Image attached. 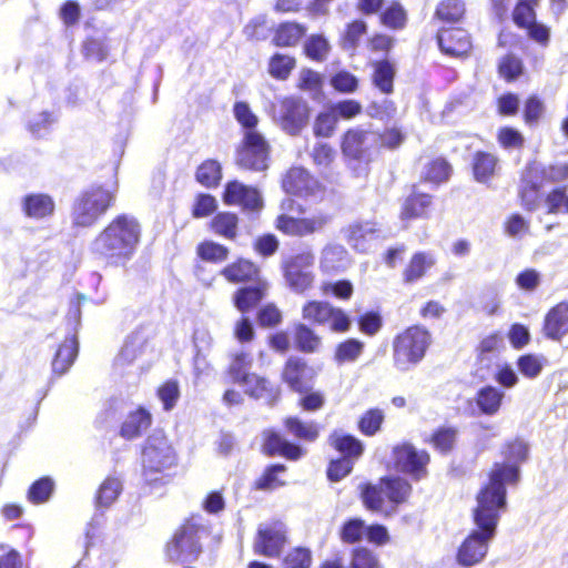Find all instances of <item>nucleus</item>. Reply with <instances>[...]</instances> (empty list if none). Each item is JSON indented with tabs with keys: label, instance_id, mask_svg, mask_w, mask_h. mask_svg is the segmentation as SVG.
<instances>
[{
	"label": "nucleus",
	"instance_id": "nucleus-1",
	"mask_svg": "<svg viewBox=\"0 0 568 568\" xmlns=\"http://www.w3.org/2000/svg\"><path fill=\"white\" fill-rule=\"evenodd\" d=\"M485 493L476 496L477 506L474 509L476 528L463 540L457 549L456 561L463 567H471L484 560L489 544L495 537L501 511L506 508L501 499H489Z\"/></svg>",
	"mask_w": 568,
	"mask_h": 568
},
{
	"label": "nucleus",
	"instance_id": "nucleus-11",
	"mask_svg": "<svg viewBox=\"0 0 568 568\" xmlns=\"http://www.w3.org/2000/svg\"><path fill=\"white\" fill-rule=\"evenodd\" d=\"M313 264L314 255L311 252L296 254L283 262L284 278L292 291L304 293L313 286L315 280Z\"/></svg>",
	"mask_w": 568,
	"mask_h": 568
},
{
	"label": "nucleus",
	"instance_id": "nucleus-64",
	"mask_svg": "<svg viewBox=\"0 0 568 568\" xmlns=\"http://www.w3.org/2000/svg\"><path fill=\"white\" fill-rule=\"evenodd\" d=\"M457 432L454 428H440L432 436L434 447L442 453L450 450L456 442Z\"/></svg>",
	"mask_w": 568,
	"mask_h": 568
},
{
	"label": "nucleus",
	"instance_id": "nucleus-58",
	"mask_svg": "<svg viewBox=\"0 0 568 568\" xmlns=\"http://www.w3.org/2000/svg\"><path fill=\"white\" fill-rule=\"evenodd\" d=\"M285 473L283 465H274L270 467L264 475L257 480L256 486L260 489H276L285 484V480L280 478V475Z\"/></svg>",
	"mask_w": 568,
	"mask_h": 568
},
{
	"label": "nucleus",
	"instance_id": "nucleus-2",
	"mask_svg": "<svg viewBox=\"0 0 568 568\" xmlns=\"http://www.w3.org/2000/svg\"><path fill=\"white\" fill-rule=\"evenodd\" d=\"M141 227L130 215L115 216L93 240L91 252L109 265H124L136 251Z\"/></svg>",
	"mask_w": 568,
	"mask_h": 568
},
{
	"label": "nucleus",
	"instance_id": "nucleus-53",
	"mask_svg": "<svg viewBox=\"0 0 568 568\" xmlns=\"http://www.w3.org/2000/svg\"><path fill=\"white\" fill-rule=\"evenodd\" d=\"M504 347V337L501 333L494 332L484 336L478 346L477 353L480 358L488 357L489 355H494L498 353Z\"/></svg>",
	"mask_w": 568,
	"mask_h": 568
},
{
	"label": "nucleus",
	"instance_id": "nucleus-29",
	"mask_svg": "<svg viewBox=\"0 0 568 568\" xmlns=\"http://www.w3.org/2000/svg\"><path fill=\"white\" fill-rule=\"evenodd\" d=\"M78 355V339L72 335L60 345L52 362V368L55 374H64L73 364Z\"/></svg>",
	"mask_w": 568,
	"mask_h": 568
},
{
	"label": "nucleus",
	"instance_id": "nucleus-21",
	"mask_svg": "<svg viewBox=\"0 0 568 568\" xmlns=\"http://www.w3.org/2000/svg\"><path fill=\"white\" fill-rule=\"evenodd\" d=\"M432 199L424 193H413L404 202L400 211L399 219L404 226H407L410 221L416 219L428 217Z\"/></svg>",
	"mask_w": 568,
	"mask_h": 568
},
{
	"label": "nucleus",
	"instance_id": "nucleus-19",
	"mask_svg": "<svg viewBox=\"0 0 568 568\" xmlns=\"http://www.w3.org/2000/svg\"><path fill=\"white\" fill-rule=\"evenodd\" d=\"M351 264V256L344 246L328 244L323 248L320 258V268L323 273H341L346 271Z\"/></svg>",
	"mask_w": 568,
	"mask_h": 568
},
{
	"label": "nucleus",
	"instance_id": "nucleus-8",
	"mask_svg": "<svg viewBox=\"0 0 568 568\" xmlns=\"http://www.w3.org/2000/svg\"><path fill=\"white\" fill-rule=\"evenodd\" d=\"M409 483L399 477H385L379 485H365L362 489V499L365 507L373 511L384 510L385 497L394 504L406 501L410 495Z\"/></svg>",
	"mask_w": 568,
	"mask_h": 568
},
{
	"label": "nucleus",
	"instance_id": "nucleus-6",
	"mask_svg": "<svg viewBox=\"0 0 568 568\" xmlns=\"http://www.w3.org/2000/svg\"><path fill=\"white\" fill-rule=\"evenodd\" d=\"M430 344L429 333L420 326H412L394 341V364L403 372L416 366Z\"/></svg>",
	"mask_w": 568,
	"mask_h": 568
},
{
	"label": "nucleus",
	"instance_id": "nucleus-22",
	"mask_svg": "<svg viewBox=\"0 0 568 568\" xmlns=\"http://www.w3.org/2000/svg\"><path fill=\"white\" fill-rule=\"evenodd\" d=\"M263 449L270 455L277 454L292 460H296L303 455V449L300 446L288 443L274 432L264 433Z\"/></svg>",
	"mask_w": 568,
	"mask_h": 568
},
{
	"label": "nucleus",
	"instance_id": "nucleus-44",
	"mask_svg": "<svg viewBox=\"0 0 568 568\" xmlns=\"http://www.w3.org/2000/svg\"><path fill=\"white\" fill-rule=\"evenodd\" d=\"M294 67V58L282 53H275L270 60L268 71L273 78L285 80Z\"/></svg>",
	"mask_w": 568,
	"mask_h": 568
},
{
	"label": "nucleus",
	"instance_id": "nucleus-39",
	"mask_svg": "<svg viewBox=\"0 0 568 568\" xmlns=\"http://www.w3.org/2000/svg\"><path fill=\"white\" fill-rule=\"evenodd\" d=\"M295 342L300 351L314 353L321 347V337L306 325L300 324L295 331Z\"/></svg>",
	"mask_w": 568,
	"mask_h": 568
},
{
	"label": "nucleus",
	"instance_id": "nucleus-51",
	"mask_svg": "<svg viewBox=\"0 0 568 568\" xmlns=\"http://www.w3.org/2000/svg\"><path fill=\"white\" fill-rule=\"evenodd\" d=\"M366 534V525L364 520L354 518L347 520L341 530V538L343 541L354 544L361 541Z\"/></svg>",
	"mask_w": 568,
	"mask_h": 568
},
{
	"label": "nucleus",
	"instance_id": "nucleus-17",
	"mask_svg": "<svg viewBox=\"0 0 568 568\" xmlns=\"http://www.w3.org/2000/svg\"><path fill=\"white\" fill-rule=\"evenodd\" d=\"M437 42L444 53L453 57L467 53L471 47L468 32L462 28L440 29Z\"/></svg>",
	"mask_w": 568,
	"mask_h": 568
},
{
	"label": "nucleus",
	"instance_id": "nucleus-56",
	"mask_svg": "<svg viewBox=\"0 0 568 568\" xmlns=\"http://www.w3.org/2000/svg\"><path fill=\"white\" fill-rule=\"evenodd\" d=\"M545 203L549 213L568 214V195L564 189H552L547 193Z\"/></svg>",
	"mask_w": 568,
	"mask_h": 568
},
{
	"label": "nucleus",
	"instance_id": "nucleus-23",
	"mask_svg": "<svg viewBox=\"0 0 568 568\" xmlns=\"http://www.w3.org/2000/svg\"><path fill=\"white\" fill-rule=\"evenodd\" d=\"M268 284L263 280H257L255 286L240 288L234 294V305L242 312L251 311L265 296Z\"/></svg>",
	"mask_w": 568,
	"mask_h": 568
},
{
	"label": "nucleus",
	"instance_id": "nucleus-62",
	"mask_svg": "<svg viewBox=\"0 0 568 568\" xmlns=\"http://www.w3.org/2000/svg\"><path fill=\"white\" fill-rule=\"evenodd\" d=\"M57 121V118L47 111L39 113L29 122V131L37 138H42L49 133L50 126Z\"/></svg>",
	"mask_w": 568,
	"mask_h": 568
},
{
	"label": "nucleus",
	"instance_id": "nucleus-4",
	"mask_svg": "<svg viewBox=\"0 0 568 568\" xmlns=\"http://www.w3.org/2000/svg\"><path fill=\"white\" fill-rule=\"evenodd\" d=\"M233 112L245 131L243 145L236 153L237 165L255 172L264 171L268 166L270 145L256 130L257 116L252 112L248 103L244 101L235 102Z\"/></svg>",
	"mask_w": 568,
	"mask_h": 568
},
{
	"label": "nucleus",
	"instance_id": "nucleus-43",
	"mask_svg": "<svg viewBox=\"0 0 568 568\" xmlns=\"http://www.w3.org/2000/svg\"><path fill=\"white\" fill-rule=\"evenodd\" d=\"M331 47L328 41L321 34L308 37L304 43L305 54L314 61H324Z\"/></svg>",
	"mask_w": 568,
	"mask_h": 568
},
{
	"label": "nucleus",
	"instance_id": "nucleus-32",
	"mask_svg": "<svg viewBox=\"0 0 568 568\" xmlns=\"http://www.w3.org/2000/svg\"><path fill=\"white\" fill-rule=\"evenodd\" d=\"M504 393L494 386H485L478 390L476 404L485 415H496L501 406Z\"/></svg>",
	"mask_w": 568,
	"mask_h": 568
},
{
	"label": "nucleus",
	"instance_id": "nucleus-37",
	"mask_svg": "<svg viewBox=\"0 0 568 568\" xmlns=\"http://www.w3.org/2000/svg\"><path fill=\"white\" fill-rule=\"evenodd\" d=\"M253 358L248 353L240 352L234 354L229 367V375L234 383L242 385L252 374Z\"/></svg>",
	"mask_w": 568,
	"mask_h": 568
},
{
	"label": "nucleus",
	"instance_id": "nucleus-27",
	"mask_svg": "<svg viewBox=\"0 0 568 568\" xmlns=\"http://www.w3.org/2000/svg\"><path fill=\"white\" fill-rule=\"evenodd\" d=\"M396 68L389 60H381L374 63L373 84L383 94H390L394 91V79Z\"/></svg>",
	"mask_w": 568,
	"mask_h": 568
},
{
	"label": "nucleus",
	"instance_id": "nucleus-14",
	"mask_svg": "<svg viewBox=\"0 0 568 568\" xmlns=\"http://www.w3.org/2000/svg\"><path fill=\"white\" fill-rule=\"evenodd\" d=\"M429 455L425 450H417L410 444H402L393 449V464L396 470L420 479L427 474Z\"/></svg>",
	"mask_w": 568,
	"mask_h": 568
},
{
	"label": "nucleus",
	"instance_id": "nucleus-3",
	"mask_svg": "<svg viewBox=\"0 0 568 568\" xmlns=\"http://www.w3.org/2000/svg\"><path fill=\"white\" fill-rule=\"evenodd\" d=\"M529 446L520 438L506 443L501 449L504 460L496 463L478 493H485L489 499H501L506 506V486L517 484L520 477V465L528 459Z\"/></svg>",
	"mask_w": 568,
	"mask_h": 568
},
{
	"label": "nucleus",
	"instance_id": "nucleus-54",
	"mask_svg": "<svg viewBox=\"0 0 568 568\" xmlns=\"http://www.w3.org/2000/svg\"><path fill=\"white\" fill-rule=\"evenodd\" d=\"M331 85L341 93L349 94L357 90L358 79L353 73L342 70L331 78Z\"/></svg>",
	"mask_w": 568,
	"mask_h": 568
},
{
	"label": "nucleus",
	"instance_id": "nucleus-30",
	"mask_svg": "<svg viewBox=\"0 0 568 568\" xmlns=\"http://www.w3.org/2000/svg\"><path fill=\"white\" fill-rule=\"evenodd\" d=\"M221 274L231 283L246 282L258 278V268L247 260H239L225 266Z\"/></svg>",
	"mask_w": 568,
	"mask_h": 568
},
{
	"label": "nucleus",
	"instance_id": "nucleus-7",
	"mask_svg": "<svg viewBox=\"0 0 568 568\" xmlns=\"http://www.w3.org/2000/svg\"><path fill=\"white\" fill-rule=\"evenodd\" d=\"M206 529L196 518L187 520L173 535L166 545V554L172 561L194 562L202 552L201 538Z\"/></svg>",
	"mask_w": 568,
	"mask_h": 568
},
{
	"label": "nucleus",
	"instance_id": "nucleus-12",
	"mask_svg": "<svg viewBox=\"0 0 568 568\" xmlns=\"http://www.w3.org/2000/svg\"><path fill=\"white\" fill-rule=\"evenodd\" d=\"M310 119V109L300 97H285L281 100L274 120L290 135H298Z\"/></svg>",
	"mask_w": 568,
	"mask_h": 568
},
{
	"label": "nucleus",
	"instance_id": "nucleus-10",
	"mask_svg": "<svg viewBox=\"0 0 568 568\" xmlns=\"http://www.w3.org/2000/svg\"><path fill=\"white\" fill-rule=\"evenodd\" d=\"M144 476L149 481H156L155 475L162 474L176 463V454L163 434L149 437L143 450Z\"/></svg>",
	"mask_w": 568,
	"mask_h": 568
},
{
	"label": "nucleus",
	"instance_id": "nucleus-48",
	"mask_svg": "<svg viewBox=\"0 0 568 568\" xmlns=\"http://www.w3.org/2000/svg\"><path fill=\"white\" fill-rule=\"evenodd\" d=\"M348 232V237L353 246L357 250L365 251L366 246L364 242L367 239H373L375 227L373 223L366 222L351 225Z\"/></svg>",
	"mask_w": 568,
	"mask_h": 568
},
{
	"label": "nucleus",
	"instance_id": "nucleus-34",
	"mask_svg": "<svg viewBox=\"0 0 568 568\" xmlns=\"http://www.w3.org/2000/svg\"><path fill=\"white\" fill-rule=\"evenodd\" d=\"M365 344L357 338H347L337 344L334 361L338 365L355 363L362 356Z\"/></svg>",
	"mask_w": 568,
	"mask_h": 568
},
{
	"label": "nucleus",
	"instance_id": "nucleus-9",
	"mask_svg": "<svg viewBox=\"0 0 568 568\" xmlns=\"http://www.w3.org/2000/svg\"><path fill=\"white\" fill-rule=\"evenodd\" d=\"M379 133L372 130L354 128L347 130L342 140V152L359 166V174H368L366 166L372 160L373 150L378 148Z\"/></svg>",
	"mask_w": 568,
	"mask_h": 568
},
{
	"label": "nucleus",
	"instance_id": "nucleus-5",
	"mask_svg": "<svg viewBox=\"0 0 568 568\" xmlns=\"http://www.w3.org/2000/svg\"><path fill=\"white\" fill-rule=\"evenodd\" d=\"M119 184L116 180L95 183L83 191L74 201L71 219L75 226L90 227L114 204Z\"/></svg>",
	"mask_w": 568,
	"mask_h": 568
},
{
	"label": "nucleus",
	"instance_id": "nucleus-59",
	"mask_svg": "<svg viewBox=\"0 0 568 568\" xmlns=\"http://www.w3.org/2000/svg\"><path fill=\"white\" fill-rule=\"evenodd\" d=\"M337 121L329 108L326 112L320 113L314 123L315 135L322 138L331 136L336 128Z\"/></svg>",
	"mask_w": 568,
	"mask_h": 568
},
{
	"label": "nucleus",
	"instance_id": "nucleus-15",
	"mask_svg": "<svg viewBox=\"0 0 568 568\" xmlns=\"http://www.w3.org/2000/svg\"><path fill=\"white\" fill-rule=\"evenodd\" d=\"M286 541V528L282 521L262 524L254 541V551L265 557H277Z\"/></svg>",
	"mask_w": 568,
	"mask_h": 568
},
{
	"label": "nucleus",
	"instance_id": "nucleus-35",
	"mask_svg": "<svg viewBox=\"0 0 568 568\" xmlns=\"http://www.w3.org/2000/svg\"><path fill=\"white\" fill-rule=\"evenodd\" d=\"M516 364L519 373L524 377L535 379L541 374L548 361L540 354H525L518 357Z\"/></svg>",
	"mask_w": 568,
	"mask_h": 568
},
{
	"label": "nucleus",
	"instance_id": "nucleus-36",
	"mask_svg": "<svg viewBox=\"0 0 568 568\" xmlns=\"http://www.w3.org/2000/svg\"><path fill=\"white\" fill-rule=\"evenodd\" d=\"M284 425L290 434L306 442L315 440L320 434V427L316 423L303 422L298 417L286 418Z\"/></svg>",
	"mask_w": 568,
	"mask_h": 568
},
{
	"label": "nucleus",
	"instance_id": "nucleus-41",
	"mask_svg": "<svg viewBox=\"0 0 568 568\" xmlns=\"http://www.w3.org/2000/svg\"><path fill=\"white\" fill-rule=\"evenodd\" d=\"M212 230L226 239H234L237 230V216L233 213H219L211 222Z\"/></svg>",
	"mask_w": 568,
	"mask_h": 568
},
{
	"label": "nucleus",
	"instance_id": "nucleus-50",
	"mask_svg": "<svg viewBox=\"0 0 568 568\" xmlns=\"http://www.w3.org/2000/svg\"><path fill=\"white\" fill-rule=\"evenodd\" d=\"M158 397L161 400L164 410L173 409L180 398L179 383L173 379L164 382L158 388Z\"/></svg>",
	"mask_w": 568,
	"mask_h": 568
},
{
	"label": "nucleus",
	"instance_id": "nucleus-38",
	"mask_svg": "<svg viewBox=\"0 0 568 568\" xmlns=\"http://www.w3.org/2000/svg\"><path fill=\"white\" fill-rule=\"evenodd\" d=\"M332 306L333 305L327 302L310 301L303 306L302 316L310 323L326 325Z\"/></svg>",
	"mask_w": 568,
	"mask_h": 568
},
{
	"label": "nucleus",
	"instance_id": "nucleus-60",
	"mask_svg": "<svg viewBox=\"0 0 568 568\" xmlns=\"http://www.w3.org/2000/svg\"><path fill=\"white\" fill-rule=\"evenodd\" d=\"M423 178H450L453 174V166L443 156L435 158L428 161L425 166Z\"/></svg>",
	"mask_w": 568,
	"mask_h": 568
},
{
	"label": "nucleus",
	"instance_id": "nucleus-13",
	"mask_svg": "<svg viewBox=\"0 0 568 568\" xmlns=\"http://www.w3.org/2000/svg\"><path fill=\"white\" fill-rule=\"evenodd\" d=\"M294 199H286L282 202L283 213L278 216L276 227L288 235H307L320 231L327 223L328 217L320 214L307 219H298L294 213Z\"/></svg>",
	"mask_w": 568,
	"mask_h": 568
},
{
	"label": "nucleus",
	"instance_id": "nucleus-47",
	"mask_svg": "<svg viewBox=\"0 0 568 568\" xmlns=\"http://www.w3.org/2000/svg\"><path fill=\"white\" fill-rule=\"evenodd\" d=\"M525 184L521 186L520 195L524 205L529 209L534 210L538 206L541 195H546L549 191H546L545 189L540 190V185L535 180H524Z\"/></svg>",
	"mask_w": 568,
	"mask_h": 568
},
{
	"label": "nucleus",
	"instance_id": "nucleus-45",
	"mask_svg": "<svg viewBox=\"0 0 568 568\" xmlns=\"http://www.w3.org/2000/svg\"><path fill=\"white\" fill-rule=\"evenodd\" d=\"M197 255L207 262L221 263L227 258V247L213 241H205L197 246Z\"/></svg>",
	"mask_w": 568,
	"mask_h": 568
},
{
	"label": "nucleus",
	"instance_id": "nucleus-16",
	"mask_svg": "<svg viewBox=\"0 0 568 568\" xmlns=\"http://www.w3.org/2000/svg\"><path fill=\"white\" fill-rule=\"evenodd\" d=\"M224 202L227 205H240L245 210H260L262 199L255 189H251L234 180L231 181L224 192Z\"/></svg>",
	"mask_w": 568,
	"mask_h": 568
},
{
	"label": "nucleus",
	"instance_id": "nucleus-26",
	"mask_svg": "<svg viewBox=\"0 0 568 568\" xmlns=\"http://www.w3.org/2000/svg\"><path fill=\"white\" fill-rule=\"evenodd\" d=\"M241 386L250 396L265 399L268 403L275 402L280 396V388L276 385L256 374L251 375Z\"/></svg>",
	"mask_w": 568,
	"mask_h": 568
},
{
	"label": "nucleus",
	"instance_id": "nucleus-49",
	"mask_svg": "<svg viewBox=\"0 0 568 568\" xmlns=\"http://www.w3.org/2000/svg\"><path fill=\"white\" fill-rule=\"evenodd\" d=\"M122 485L116 478H106L98 491L97 501L99 506H110L119 496Z\"/></svg>",
	"mask_w": 568,
	"mask_h": 568
},
{
	"label": "nucleus",
	"instance_id": "nucleus-52",
	"mask_svg": "<svg viewBox=\"0 0 568 568\" xmlns=\"http://www.w3.org/2000/svg\"><path fill=\"white\" fill-rule=\"evenodd\" d=\"M381 20L386 27L400 29L405 26L406 12L399 3L393 2L382 12Z\"/></svg>",
	"mask_w": 568,
	"mask_h": 568
},
{
	"label": "nucleus",
	"instance_id": "nucleus-55",
	"mask_svg": "<svg viewBox=\"0 0 568 568\" xmlns=\"http://www.w3.org/2000/svg\"><path fill=\"white\" fill-rule=\"evenodd\" d=\"M312 565V554L310 549L297 547L292 549L283 560L284 568H310Z\"/></svg>",
	"mask_w": 568,
	"mask_h": 568
},
{
	"label": "nucleus",
	"instance_id": "nucleus-42",
	"mask_svg": "<svg viewBox=\"0 0 568 568\" xmlns=\"http://www.w3.org/2000/svg\"><path fill=\"white\" fill-rule=\"evenodd\" d=\"M465 13L464 2L460 0H444L436 9V17L445 22L454 23L460 20Z\"/></svg>",
	"mask_w": 568,
	"mask_h": 568
},
{
	"label": "nucleus",
	"instance_id": "nucleus-18",
	"mask_svg": "<svg viewBox=\"0 0 568 568\" xmlns=\"http://www.w3.org/2000/svg\"><path fill=\"white\" fill-rule=\"evenodd\" d=\"M544 333L554 341H560L568 335V302H560L548 311L544 321Z\"/></svg>",
	"mask_w": 568,
	"mask_h": 568
},
{
	"label": "nucleus",
	"instance_id": "nucleus-25",
	"mask_svg": "<svg viewBox=\"0 0 568 568\" xmlns=\"http://www.w3.org/2000/svg\"><path fill=\"white\" fill-rule=\"evenodd\" d=\"M436 257L430 252L415 253L403 272L406 283H413L422 278L434 265Z\"/></svg>",
	"mask_w": 568,
	"mask_h": 568
},
{
	"label": "nucleus",
	"instance_id": "nucleus-61",
	"mask_svg": "<svg viewBox=\"0 0 568 568\" xmlns=\"http://www.w3.org/2000/svg\"><path fill=\"white\" fill-rule=\"evenodd\" d=\"M323 294H333L336 298L347 301L352 297L354 286L347 280L323 283L321 287Z\"/></svg>",
	"mask_w": 568,
	"mask_h": 568
},
{
	"label": "nucleus",
	"instance_id": "nucleus-28",
	"mask_svg": "<svg viewBox=\"0 0 568 568\" xmlns=\"http://www.w3.org/2000/svg\"><path fill=\"white\" fill-rule=\"evenodd\" d=\"M151 420V414L140 407L128 415L122 425L121 435L128 439L135 438L150 427Z\"/></svg>",
	"mask_w": 568,
	"mask_h": 568
},
{
	"label": "nucleus",
	"instance_id": "nucleus-57",
	"mask_svg": "<svg viewBox=\"0 0 568 568\" xmlns=\"http://www.w3.org/2000/svg\"><path fill=\"white\" fill-rule=\"evenodd\" d=\"M329 109L332 110L337 120H351L356 115L361 114L363 110L362 104L358 101L352 99H346L333 103L329 106Z\"/></svg>",
	"mask_w": 568,
	"mask_h": 568
},
{
	"label": "nucleus",
	"instance_id": "nucleus-20",
	"mask_svg": "<svg viewBox=\"0 0 568 568\" xmlns=\"http://www.w3.org/2000/svg\"><path fill=\"white\" fill-rule=\"evenodd\" d=\"M308 367L304 361L297 357H290L284 366L282 378L294 392L303 394L308 390L306 379Z\"/></svg>",
	"mask_w": 568,
	"mask_h": 568
},
{
	"label": "nucleus",
	"instance_id": "nucleus-40",
	"mask_svg": "<svg viewBox=\"0 0 568 568\" xmlns=\"http://www.w3.org/2000/svg\"><path fill=\"white\" fill-rule=\"evenodd\" d=\"M498 159L488 152L479 151L474 155V178H489L496 173Z\"/></svg>",
	"mask_w": 568,
	"mask_h": 568
},
{
	"label": "nucleus",
	"instance_id": "nucleus-24",
	"mask_svg": "<svg viewBox=\"0 0 568 568\" xmlns=\"http://www.w3.org/2000/svg\"><path fill=\"white\" fill-rule=\"evenodd\" d=\"M22 207L27 216L41 220L54 212V202L48 194L33 193L23 199Z\"/></svg>",
	"mask_w": 568,
	"mask_h": 568
},
{
	"label": "nucleus",
	"instance_id": "nucleus-31",
	"mask_svg": "<svg viewBox=\"0 0 568 568\" xmlns=\"http://www.w3.org/2000/svg\"><path fill=\"white\" fill-rule=\"evenodd\" d=\"M306 27L297 22L280 23L275 30L273 43L276 47H294L305 36Z\"/></svg>",
	"mask_w": 568,
	"mask_h": 568
},
{
	"label": "nucleus",
	"instance_id": "nucleus-46",
	"mask_svg": "<svg viewBox=\"0 0 568 568\" xmlns=\"http://www.w3.org/2000/svg\"><path fill=\"white\" fill-rule=\"evenodd\" d=\"M317 186V180H283V189L286 194L296 197H304L313 194Z\"/></svg>",
	"mask_w": 568,
	"mask_h": 568
},
{
	"label": "nucleus",
	"instance_id": "nucleus-63",
	"mask_svg": "<svg viewBox=\"0 0 568 568\" xmlns=\"http://www.w3.org/2000/svg\"><path fill=\"white\" fill-rule=\"evenodd\" d=\"M326 325H328L329 329L334 333H346L351 328L352 321L344 310L332 306Z\"/></svg>",
	"mask_w": 568,
	"mask_h": 568
},
{
	"label": "nucleus",
	"instance_id": "nucleus-33",
	"mask_svg": "<svg viewBox=\"0 0 568 568\" xmlns=\"http://www.w3.org/2000/svg\"><path fill=\"white\" fill-rule=\"evenodd\" d=\"M331 445L341 452L345 458H358L363 454L362 443L351 435H346L341 430H335L329 436Z\"/></svg>",
	"mask_w": 568,
	"mask_h": 568
}]
</instances>
